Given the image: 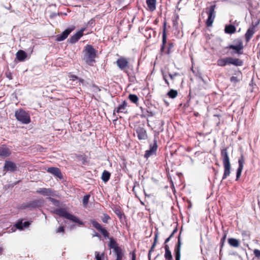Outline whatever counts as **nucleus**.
Listing matches in <instances>:
<instances>
[{
    "mask_svg": "<svg viewBox=\"0 0 260 260\" xmlns=\"http://www.w3.org/2000/svg\"><path fill=\"white\" fill-rule=\"evenodd\" d=\"M221 156L224 168V173L222 177V180H224L227 177L230 176L231 168L230 157L229 156L227 149L226 148L223 149L221 150Z\"/></svg>",
    "mask_w": 260,
    "mask_h": 260,
    "instance_id": "nucleus-1",
    "label": "nucleus"
},
{
    "mask_svg": "<svg viewBox=\"0 0 260 260\" xmlns=\"http://www.w3.org/2000/svg\"><path fill=\"white\" fill-rule=\"evenodd\" d=\"M84 59L89 64H91L94 61V58L95 57V50L92 46L87 45L85 46L84 49Z\"/></svg>",
    "mask_w": 260,
    "mask_h": 260,
    "instance_id": "nucleus-2",
    "label": "nucleus"
},
{
    "mask_svg": "<svg viewBox=\"0 0 260 260\" xmlns=\"http://www.w3.org/2000/svg\"><path fill=\"white\" fill-rule=\"evenodd\" d=\"M56 213L60 216L63 217L67 219H68L74 222L77 223L80 225H83V222L81 221L78 217L70 214L64 209H60L56 210Z\"/></svg>",
    "mask_w": 260,
    "mask_h": 260,
    "instance_id": "nucleus-3",
    "label": "nucleus"
},
{
    "mask_svg": "<svg viewBox=\"0 0 260 260\" xmlns=\"http://www.w3.org/2000/svg\"><path fill=\"white\" fill-rule=\"evenodd\" d=\"M16 119L24 124H28L30 122V116L28 114L23 110H19L15 112Z\"/></svg>",
    "mask_w": 260,
    "mask_h": 260,
    "instance_id": "nucleus-4",
    "label": "nucleus"
},
{
    "mask_svg": "<svg viewBox=\"0 0 260 260\" xmlns=\"http://www.w3.org/2000/svg\"><path fill=\"white\" fill-rule=\"evenodd\" d=\"M215 6L213 5L210 7L209 11L207 12L208 18L207 20L206 24L208 26H211L215 17Z\"/></svg>",
    "mask_w": 260,
    "mask_h": 260,
    "instance_id": "nucleus-5",
    "label": "nucleus"
},
{
    "mask_svg": "<svg viewBox=\"0 0 260 260\" xmlns=\"http://www.w3.org/2000/svg\"><path fill=\"white\" fill-rule=\"evenodd\" d=\"M17 166L16 164L9 160H6L4 167V171L14 172L16 170Z\"/></svg>",
    "mask_w": 260,
    "mask_h": 260,
    "instance_id": "nucleus-6",
    "label": "nucleus"
},
{
    "mask_svg": "<svg viewBox=\"0 0 260 260\" xmlns=\"http://www.w3.org/2000/svg\"><path fill=\"white\" fill-rule=\"evenodd\" d=\"M228 48L235 50L237 53L240 54H242L240 51L243 48V43L241 40H238L236 45H231Z\"/></svg>",
    "mask_w": 260,
    "mask_h": 260,
    "instance_id": "nucleus-7",
    "label": "nucleus"
},
{
    "mask_svg": "<svg viewBox=\"0 0 260 260\" xmlns=\"http://www.w3.org/2000/svg\"><path fill=\"white\" fill-rule=\"evenodd\" d=\"M116 63L121 70H124L128 67V62L127 59L121 57L117 60Z\"/></svg>",
    "mask_w": 260,
    "mask_h": 260,
    "instance_id": "nucleus-8",
    "label": "nucleus"
},
{
    "mask_svg": "<svg viewBox=\"0 0 260 260\" xmlns=\"http://www.w3.org/2000/svg\"><path fill=\"white\" fill-rule=\"evenodd\" d=\"M37 192L46 196H54V192L50 188H42L37 190Z\"/></svg>",
    "mask_w": 260,
    "mask_h": 260,
    "instance_id": "nucleus-9",
    "label": "nucleus"
},
{
    "mask_svg": "<svg viewBox=\"0 0 260 260\" xmlns=\"http://www.w3.org/2000/svg\"><path fill=\"white\" fill-rule=\"evenodd\" d=\"M84 29H82L72 36L69 41L71 43H75L83 36Z\"/></svg>",
    "mask_w": 260,
    "mask_h": 260,
    "instance_id": "nucleus-10",
    "label": "nucleus"
},
{
    "mask_svg": "<svg viewBox=\"0 0 260 260\" xmlns=\"http://www.w3.org/2000/svg\"><path fill=\"white\" fill-rule=\"evenodd\" d=\"M239 167L237 169V176L236 179L237 180L241 176L242 171L243 169L244 164V159L243 156L239 159L238 160Z\"/></svg>",
    "mask_w": 260,
    "mask_h": 260,
    "instance_id": "nucleus-11",
    "label": "nucleus"
},
{
    "mask_svg": "<svg viewBox=\"0 0 260 260\" xmlns=\"http://www.w3.org/2000/svg\"><path fill=\"white\" fill-rule=\"evenodd\" d=\"M156 149H157L156 143H154L153 145H150L149 149L146 150L145 152V154L144 155L145 157L148 158L150 156L154 154L155 153Z\"/></svg>",
    "mask_w": 260,
    "mask_h": 260,
    "instance_id": "nucleus-12",
    "label": "nucleus"
},
{
    "mask_svg": "<svg viewBox=\"0 0 260 260\" xmlns=\"http://www.w3.org/2000/svg\"><path fill=\"white\" fill-rule=\"evenodd\" d=\"M73 29L68 28L66 29L61 35H58L56 37V40L57 41H61L65 40L71 33Z\"/></svg>",
    "mask_w": 260,
    "mask_h": 260,
    "instance_id": "nucleus-13",
    "label": "nucleus"
},
{
    "mask_svg": "<svg viewBox=\"0 0 260 260\" xmlns=\"http://www.w3.org/2000/svg\"><path fill=\"white\" fill-rule=\"evenodd\" d=\"M138 137L139 140L146 139L147 136L146 131L141 127H138L136 130Z\"/></svg>",
    "mask_w": 260,
    "mask_h": 260,
    "instance_id": "nucleus-14",
    "label": "nucleus"
},
{
    "mask_svg": "<svg viewBox=\"0 0 260 260\" xmlns=\"http://www.w3.org/2000/svg\"><path fill=\"white\" fill-rule=\"evenodd\" d=\"M47 172L53 174L54 176H56L59 178H61L62 177L61 173L59 170V169L57 168L50 167L48 168L47 170Z\"/></svg>",
    "mask_w": 260,
    "mask_h": 260,
    "instance_id": "nucleus-15",
    "label": "nucleus"
},
{
    "mask_svg": "<svg viewBox=\"0 0 260 260\" xmlns=\"http://www.w3.org/2000/svg\"><path fill=\"white\" fill-rule=\"evenodd\" d=\"M11 154L9 149L6 146L0 147V156L4 158L9 156Z\"/></svg>",
    "mask_w": 260,
    "mask_h": 260,
    "instance_id": "nucleus-16",
    "label": "nucleus"
},
{
    "mask_svg": "<svg viewBox=\"0 0 260 260\" xmlns=\"http://www.w3.org/2000/svg\"><path fill=\"white\" fill-rule=\"evenodd\" d=\"M229 64H233L236 66H241L243 64V61L238 58H234L231 57H228Z\"/></svg>",
    "mask_w": 260,
    "mask_h": 260,
    "instance_id": "nucleus-17",
    "label": "nucleus"
},
{
    "mask_svg": "<svg viewBox=\"0 0 260 260\" xmlns=\"http://www.w3.org/2000/svg\"><path fill=\"white\" fill-rule=\"evenodd\" d=\"M29 224V223L27 221H25L24 222H22V221L18 222L16 224L15 227L13 228L12 230H13V232H14L16 229L22 230L23 229V227H28Z\"/></svg>",
    "mask_w": 260,
    "mask_h": 260,
    "instance_id": "nucleus-18",
    "label": "nucleus"
},
{
    "mask_svg": "<svg viewBox=\"0 0 260 260\" xmlns=\"http://www.w3.org/2000/svg\"><path fill=\"white\" fill-rule=\"evenodd\" d=\"M254 34V26L250 27L245 34V39L247 42H249Z\"/></svg>",
    "mask_w": 260,
    "mask_h": 260,
    "instance_id": "nucleus-19",
    "label": "nucleus"
},
{
    "mask_svg": "<svg viewBox=\"0 0 260 260\" xmlns=\"http://www.w3.org/2000/svg\"><path fill=\"white\" fill-rule=\"evenodd\" d=\"M156 0H146L148 9L151 11H154L156 8Z\"/></svg>",
    "mask_w": 260,
    "mask_h": 260,
    "instance_id": "nucleus-20",
    "label": "nucleus"
},
{
    "mask_svg": "<svg viewBox=\"0 0 260 260\" xmlns=\"http://www.w3.org/2000/svg\"><path fill=\"white\" fill-rule=\"evenodd\" d=\"M26 56V53L23 50H19L16 53L17 58L20 61H23Z\"/></svg>",
    "mask_w": 260,
    "mask_h": 260,
    "instance_id": "nucleus-21",
    "label": "nucleus"
},
{
    "mask_svg": "<svg viewBox=\"0 0 260 260\" xmlns=\"http://www.w3.org/2000/svg\"><path fill=\"white\" fill-rule=\"evenodd\" d=\"M228 243L231 246L234 247H238L240 245V242L238 240L232 238L228 239Z\"/></svg>",
    "mask_w": 260,
    "mask_h": 260,
    "instance_id": "nucleus-22",
    "label": "nucleus"
},
{
    "mask_svg": "<svg viewBox=\"0 0 260 260\" xmlns=\"http://www.w3.org/2000/svg\"><path fill=\"white\" fill-rule=\"evenodd\" d=\"M224 31L226 34H233L236 31V27L233 25H226L225 27Z\"/></svg>",
    "mask_w": 260,
    "mask_h": 260,
    "instance_id": "nucleus-23",
    "label": "nucleus"
},
{
    "mask_svg": "<svg viewBox=\"0 0 260 260\" xmlns=\"http://www.w3.org/2000/svg\"><path fill=\"white\" fill-rule=\"evenodd\" d=\"M217 65L220 67H223L227 64H229L228 57L221 58L217 60Z\"/></svg>",
    "mask_w": 260,
    "mask_h": 260,
    "instance_id": "nucleus-24",
    "label": "nucleus"
},
{
    "mask_svg": "<svg viewBox=\"0 0 260 260\" xmlns=\"http://www.w3.org/2000/svg\"><path fill=\"white\" fill-rule=\"evenodd\" d=\"M109 247L110 248L113 249L114 251L120 248L118 246L115 241L112 238H110V239Z\"/></svg>",
    "mask_w": 260,
    "mask_h": 260,
    "instance_id": "nucleus-25",
    "label": "nucleus"
},
{
    "mask_svg": "<svg viewBox=\"0 0 260 260\" xmlns=\"http://www.w3.org/2000/svg\"><path fill=\"white\" fill-rule=\"evenodd\" d=\"M110 177V173L107 171H104L102 174V179L103 181L106 182L109 180Z\"/></svg>",
    "mask_w": 260,
    "mask_h": 260,
    "instance_id": "nucleus-26",
    "label": "nucleus"
},
{
    "mask_svg": "<svg viewBox=\"0 0 260 260\" xmlns=\"http://www.w3.org/2000/svg\"><path fill=\"white\" fill-rule=\"evenodd\" d=\"M165 250H166V252H165V257L166 258V259H167L168 260H172V256L171 255V252L170 251V250L169 249V247L168 246H165Z\"/></svg>",
    "mask_w": 260,
    "mask_h": 260,
    "instance_id": "nucleus-27",
    "label": "nucleus"
},
{
    "mask_svg": "<svg viewBox=\"0 0 260 260\" xmlns=\"http://www.w3.org/2000/svg\"><path fill=\"white\" fill-rule=\"evenodd\" d=\"M129 99L131 100V101H132L133 103H135V104H137L138 102V97L137 96V95H135V94H130L129 95Z\"/></svg>",
    "mask_w": 260,
    "mask_h": 260,
    "instance_id": "nucleus-28",
    "label": "nucleus"
},
{
    "mask_svg": "<svg viewBox=\"0 0 260 260\" xmlns=\"http://www.w3.org/2000/svg\"><path fill=\"white\" fill-rule=\"evenodd\" d=\"M126 106V104L125 103V102H124L123 104L120 105V106H119V107L117 108V109H116V112H117V113L122 112L123 111V110H125Z\"/></svg>",
    "mask_w": 260,
    "mask_h": 260,
    "instance_id": "nucleus-29",
    "label": "nucleus"
},
{
    "mask_svg": "<svg viewBox=\"0 0 260 260\" xmlns=\"http://www.w3.org/2000/svg\"><path fill=\"white\" fill-rule=\"evenodd\" d=\"M116 254V256H117V258L116 259H120L121 260L122 259V257L123 256V254L121 252V249L120 248H119L118 249L114 251Z\"/></svg>",
    "mask_w": 260,
    "mask_h": 260,
    "instance_id": "nucleus-30",
    "label": "nucleus"
},
{
    "mask_svg": "<svg viewBox=\"0 0 260 260\" xmlns=\"http://www.w3.org/2000/svg\"><path fill=\"white\" fill-rule=\"evenodd\" d=\"M178 92L177 90H171L168 93V95L171 98H174L177 95Z\"/></svg>",
    "mask_w": 260,
    "mask_h": 260,
    "instance_id": "nucleus-31",
    "label": "nucleus"
},
{
    "mask_svg": "<svg viewBox=\"0 0 260 260\" xmlns=\"http://www.w3.org/2000/svg\"><path fill=\"white\" fill-rule=\"evenodd\" d=\"M241 80V78L239 77L232 76L230 78V81L231 82L233 83L234 84H236L237 83L240 82Z\"/></svg>",
    "mask_w": 260,
    "mask_h": 260,
    "instance_id": "nucleus-32",
    "label": "nucleus"
},
{
    "mask_svg": "<svg viewBox=\"0 0 260 260\" xmlns=\"http://www.w3.org/2000/svg\"><path fill=\"white\" fill-rule=\"evenodd\" d=\"M175 258L176 260H179V240H178L175 248Z\"/></svg>",
    "mask_w": 260,
    "mask_h": 260,
    "instance_id": "nucleus-33",
    "label": "nucleus"
},
{
    "mask_svg": "<svg viewBox=\"0 0 260 260\" xmlns=\"http://www.w3.org/2000/svg\"><path fill=\"white\" fill-rule=\"evenodd\" d=\"M93 226L96 228L98 230H100L102 227L101 225L96 221L93 220L91 222Z\"/></svg>",
    "mask_w": 260,
    "mask_h": 260,
    "instance_id": "nucleus-34",
    "label": "nucleus"
},
{
    "mask_svg": "<svg viewBox=\"0 0 260 260\" xmlns=\"http://www.w3.org/2000/svg\"><path fill=\"white\" fill-rule=\"evenodd\" d=\"M99 231L100 232H101V233L104 236H105V237H109V233H108V232L107 231V230L104 229V228H102Z\"/></svg>",
    "mask_w": 260,
    "mask_h": 260,
    "instance_id": "nucleus-35",
    "label": "nucleus"
},
{
    "mask_svg": "<svg viewBox=\"0 0 260 260\" xmlns=\"http://www.w3.org/2000/svg\"><path fill=\"white\" fill-rule=\"evenodd\" d=\"M89 198V195L85 196L84 197L83 199V204H84V205L85 206L87 205V204L88 202Z\"/></svg>",
    "mask_w": 260,
    "mask_h": 260,
    "instance_id": "nucleus-36",
    "label": "nucleus"
},
{
    "mask_svg": "<svg viewBox=\"0 0 260 260\" xmlns=\"http://www.w3.org/2000/svg\"><path fill=\"white\" fill-rule=\"evenodd\" d=\"M103 256V254H100L99 252H95V258L96 260H102V257Z\"/></svg>",
    "mask_w": 260,
    "mask_h": 260,
    "instance_id": "nucleus-37",
    "label": "nucleus"
},
{
    "mask_svg": "<svg viewBox=\"0 0 260 260\" xmlns=\"http://www.w3.org/2000/svg\"><path fill=\"white\" fill-rule=\"evenodd\" d=\"M64 232V227L60 226L56 230L57 233H63Z\"/></svg>",
    "mask_w": 260,
    "mask_h": 260,
    "instance_id": "nucleus-38",
    "label": "nucleus"
},
{
    "mask_svg": "<svg viewBox=\"0 0 260 260\" xmlns=\"http://www.w3.org/2000/svg\"><path fill=\"white\" fill-rule=\"evenodd\" d=\"M254 253L256 257H260V250L255 249L254 250Z\"/></svg>",
    "mask_w": 260,
    "mask_h": 260,
    "instance_id": "nucleus-39",
    "label": "nucleus"
},
{
    "mask_svg": "<svg viewBox=\"0 0 260 260\" xmlns=\"http://www.w3.org/2000/svg\"><path fill=\"white\" fill-rule=\"evenodd\" d=\"M177 228H176V229L174 230V231H173V233L170 235V236L168 238H167V239L166 240V241H165V242H166V243L168 242L169 241V240H170V238L172 236L173 234L174 233L176 232H177Z\"/></svg>",
    "mask_w": 260,
    "mask_h": 260,
    "instance_id": "nucleus-40",
    "label": "nucleus"
},
{
    "mask_svg": "<svg viewBox=\"0 0 260 260\" xmlns=\"http://www.w3.org/2000/svg\"><path fill=\"white\" fill-rule=\"evenodd\" d=\"M49 200L50 201H51L52 203H53L55 205L58 204V202L56 200H55L51 198H49Z\"/></svg>",
    "mask_w": 260,
    "mask_h": 260,
    "instance_id": "nucleus-41",
    "label": "nucleus"
},
{
    "mask_svg": "<svg viewBox=\"0 0 260 260\" xmlns=\"http://www.w3.org/2000/svg\"><path fill=\"white\" fill-rule=\"evenodd\" d=\"M110 217L108 215H105L104 218L103 219V221L104 222H107L108 220L109 219Z\"/></svg>",
    "mask_w": 260,
    "mask_h": 260,
    "instance_id": "nucleus-42",
    "label": "nucleus"
},
{
    "mask_svg": "<svg viewBox=\"0 0 260 260\" xmlns=\"http://www.w3.org/2000/svg\"><path fill=\"white\" fill-rule=\"evenodd\" d=\"M156 239H157V236L155 235V241L153 244V245L152 246V247L151 248V250H150L149 252H151L152 251V249L154 248V247H155V242L156 241Z\"/></svg>",
    "mask_w": 260,
    "mask_h": 260,
    "instance_id": "nucleus-43",
    "label": "nucleus"
},
{
    "mask_svg": "<svg viewBox=\"0 0 260 260\" xmlns=\"http://www.w3.org/2000/svg\"><path fill=\"white\" fill-rule=\"evenodd\" d=\"M166 36L165 31H164V34H163V38H162V42H163L164 44H165L166 42Z\"/></svg>",
    "mask_w": 260,
    "mask_h": 260,
    "instance_id": "nucleus-44",
    "label": "nucleus"
},
{
    "mask_svg": "<svg viewBox=\"0 0 260 260\" xmlns=\"http://www.w3.org/2000/svg\"><path fill=\"white\" fill-rule=\"evenodd\" d=\"M173 23H174V26H177L178 21H177V19H176L175 20H173Z\"/></svg>",
    "mask_w": 260,
    "mask_h": 260,
    "instance_id": "nucleus-45",
    "label": "nucleus"
},
{
    "mask_svg": "<svg viewBox=\"0 0 260 260\" xmlns=\"http://www.w3.org/2000/svg\"><path fill=\"white\" fill-rule=\"evenodd\" d=\"M77 77L75 76H71V80L74 81L77 79Z\"/></svg>",
    "mask_w": 260,
    "mask_h": 260,
    "instance_id": "nucleus-46",
    "label": "nucleus"
},
{
    "mask_svg": "<svg viewBox=\"0 0 260 260\" xmlns=\"http://www.w3.org/2000/svg\"><path fill=\"white\" fill-rule=\"evenodd\" d=\"M164 79L165 80L167 84H168V79H167V77L166 76H165V75H164Z\"/></svg>",
    "mask_w": 260,
    "mask_h": 260,
    "instance_id": "nucleus-47",
    "label": "nucleus"
},
{
    "mask_svg": "<svg viewBox=\"0 0 260 260\" xmlns=\"http://www.w3.org/2000/svg\"><path fill=\"white\" fill-rule=\"evenodd\" d=\"M132 260H136V255L135 253H133Z\"/></svg>",
    "mask_w": 260,
    "mask_h": 260,
    "instance_id": "nucleus-48",
    "label": "nucleus"
},
{
    "mask_svg": "<svg viewBox=\"0 0 260 260\" xmlns=\"http://www.w3.org/2000/svg\"><path fill=\"white\" fill-rule=\"evenodd\" d=\"M176 75H177V74H175V75H172L170 74V75H169V77H170V78L171 79H173V77H174V76H176Z\"/></svg>",
    "mask_w": 260,
    "mask_h": 260,
    "instance_id": "nucleus-49",
    "label": "nucleus"
},
{
    "mask_svg": "<svg viewBox=\"0 0 260 260\" xmlns=\"http://www.w3.org/2000/svg\"><path fill=\"white\" fill-rule=\"evenodd\" d=\"M2 251H3V248L0 247V253L2 252Z\"/></svg>",
    "mask_w": 260,
    "mask_h": 260,
    "instance_id": "nucleus-50",
    "label": "nucleus"
},
{
    "mask_svg": "<svg viewBox=\"0 0 260 260\" xmlns=\"http://www.w3.org/2000/svg\"><path fill=\"white\" fill-rule=\"evenodd\" d=\"M226 238V235H224V236L223 237V240H224Z\"/></svg>",
    "mask_w": 260,
    "mask_h": 260,
    "instance_id": "nucleus-51",
    "label": "nucleus"
},
{
    "mask_svg": "<svg viewBox=\"0 0 260 260\" xmlns=\"http://www.w3.org/2000/svg\"><path fill=\"white\" fill-rule=\"evenodd\" d=\"M94 236H97L98 237V236H99V235H98V234H96L94 235Z\"/></svg>",
    "mask_w": 260,
    "mask_h": 260,
    "instance_id": "nucleus-52",
    "label": "nucleus"
},
{
    "mask_svg": "<svg viewBox=\"0 0 260 260\" xmlns=\"http://www.w3.org/2000/svg\"><path fill=\"white\" fill-rule=\"evenodd\" d=\"M259 206H260V203H259Z\"/></svg>",
    "mask_w": 260,
    "mask_h": 260,
    "instance_id": "nucleus-53",
    "label": "nucleus"
},
{
    "mask_svg": "<svg viewBox=\"0 0 260 260\" xmlns=\"http://www.w3.org/2000/svg\"><path fill=\"white\" fill-rule=\"evenodd\" d=\"M259 206H260V203H259Z\"/></svg>",
    "mask_w": 260,
    "mask_h": 260,
    "instance_id": "nucleus-54",
    "label": "nucleus"
}]
</instances>
